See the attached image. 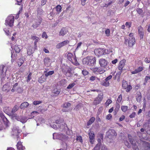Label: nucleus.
I'll list each match as a JSON object with an SVG mask.
<instances>
[{
	"instance_id": "f257e3e1",
	"label": "nucleus",
	"mask_w": 150,
	"mask_h": 150,
	"mask_svg": "<svg viewBox=\"0 0 150 150\" xmlns=\"http://www.w3.org/2000/svg\"><path fill=\"white\" fill-rule=\"evenodd\" d=\"M14 20V17L12 15H10L6 19L5 24L6 26L12 27L13 24Z\"/></svg>"
},
{
	"instance_id": "f03ea898",
	"label": "nucleus",
	"mask_w": 150,
	"mask_h": 150,
	"mask_svg": "<svg viewBox=\"0 0 150 150\" xmlns=\"http://www.w3.org/2000/svg\"><path fill=\"white\" fill-rule=\"evenodd\" d=\"M94 52L95 54L98 57L108 54L109 53V51L108 50L101 48L95 49L94 51Z\"/></svg>"
},
{
	"instance_id": "7ed1b4c3",
	"label": "nucleus",
	"mask_w": 150,
	"mask_h": 150,
	"mask_svg": "<svg viewBox=\"0 0 150 150\" xmlns=\"http://www.w3.org/2000/svg\"><path fill=\"white\" fill-rule=\"evenodd\" d=\"M67 57L68 59L74 65H77L79 64L76 56L73 55L71 53H69L67 55Z\"/></svg>"
},
{
	"instance_id": "20e7f679",
	"label": "nucleus",
	"mask_w": 150,
	"mask_h": 150,
	"mask_svg": "<svg viewBox=\"0 0 150 150\" xmlns=\"http://www.w3.org/2000/svg\"><path fill=\"white\" fill-rule=\"evenodd\" d=\"M53 139H59L64 141L68 139V137L62 134L54 133L53 134Z\"/></svg>"
},
{
	"instance_id": "39448f33",
	"label": "nucleus",
	"mask_w": 150,
	"mask_h": 150,
	"mask_svg": "<svg viewBox=\"0 0 150 150\" xmlns=\"http://www.w3.org/2000/svg\"><path fill=\"white\" fill-rule=\"evenodd\" d=\"M135 39L134 38H129V40L125 38V44H127L128 43V45L129 47H132L135 44Z\"/></svg>"
},
{
	"instance_id": "423d86ee",
	"label": "nucleus",
	"mask_w": 150,
	"mask_h": 150,
	"mask_svg": "<svg viewBox=\"0 0 150 150\" xmlns=\"http://www.w3.org/2000/svg\"><path fill=\"white\" fill-rule=\"evenodd\" d=\"M7 69L4 65L0 66V77L3 78L6 76V72Z\"/></svg>"
},
{
	"instance_id": "0eeeda50",
	"label": "nucleus",
	"mask_w": 150,
	"mask_h": 150,
	"mask_svg": "<svg viewBox=\"0 0 150 150\" xmlns=\"http://www.w3.org/2000/svg\"><path fill=\"white\" fill-rule=\"evenodd\" d=\"M18 127H15L12 129V135L16 137L17 139L20 137L19 134L21 132V130L19 129Z\"/></svg>"
},
{
	"instance_id": "6e6552de",
	"label": "nucleus",
	"mask_w": 150,
	"mask_h": 150,
	"mask_svg": "<svg viewBox=\"0 0 150 150\" xmlns=\"http://www.w3.org/2000/svg\"><path fill=\"white\" fill-rule=\"evenodd\" d=\"M32 118V117H27L26 116H16L15 117L16 119L23 123H25L28 119H31Z\"/></svg>"
},
{
	"instance_id": "1a4fd4ad",
	"label": "nucleus",
	"mask_w": 150,
	"mask_h": 150,
	"mask_svg": "<svg viewBox=\"0 0 150 150\" xmlns=\"http://www.w3.org/2000/svg\"><path fill=\"white\" fill-rule=\"evenodd\" d=\"M128 137L130 143L131 144L134 150H139L137 145L136 144L135 141L133 139L130 135H128Z\"/></svg>"
},
{
	"instance_id": "9d476101",
	"label": "nucleus",
	"mask_w": 150,
	"mask_h": 150,
	"mask_svg": "<svg viewBox=\"0 0 150 150\" xmlns=\"http://www.w3.org/2000/svg\"><path fill=\"white\" fill-rule=\"evenodd\" d=\"M69 43V41L68 40H66L61 42L58 43L56 45V48L59 49L62 47L66 45Z\"/></svg>"
},
{
	"instance_id": "9b49d317",
	"label": "nucleus",
	"mask_w": 150,
	"mask_h": 150,
	"mask_svg": "<svg viewBox=\"0 0 150 150\" xmlns=\"http://www.w3.org/2000/svg\"><path fill=\"white\" fill-rule=\"evenodd\" d=\"M96 59L95 57L90 56L89 60L88 65L90 66H94L96 63Z\"/></svg>"
},
{
	"instance_id": "f8f14e48",
	"label": "nucleus",
	"mask_w": 150,
	"mask_h": 150,
	"mask_svg": "<svg viewBox=\"0 0 150 150\" xmlns=\"http://www.w3.org/2000/svg\"><path fill=\"white\" fill-rule=\"evenodd\" d=\"M99 64L102 67L105 68L108 64V61L105 59H101L99 60Z\"/></svg>"
},
{
	"instance_id": "ddd939ff",
	"label": "nucleus",
	"mask_w": 150,
	"mask_h": 150,
	"mask_svg": "<svg viewBox=\"0 0 150 150\" xmlns=\"http://www.w3.org/2000/svg\"><path fill=\"white\" fill-rule=\"evenodd\" d=\"M89 136V141L91 144H93L94 141L95 135L93 132H91L88 133Z\"/></svg>"
},
{
	"instance_id": "4468645a",
	"label": "nucleus",
	"mask_w": 150,
	"mask_h": 150,
	"mask_svg": "<svg viewBox=\"0 0 150 150\" xmlns=\"http://www.w3.org/2000/svg\"><path fill=\"white\" fill-rule=\"evenodd\" d=\"M41 22L42 19L41 18L36 20L35 21V23L33 24L32 26L33 28H36L40 24Z\"/></svg>"
},
{
	"instance_id": "2eb2a0df",
	"label": "nucleus",
	"mask_w": 150,
	"mask_h": 150,
	"mask_svg": "<svg viewBox=\"0 0 150 150\" xmlns=\"http://www.w3.org/2000/svg\"><path fill=\"white\" fill-rule=\"evenodd\" d=\"M126 62V61L125 59H123L120 62L118 67L119 70H122L123 68L125 66Z\"/></svg>"
},
{
	"instance_id": "dca6fc26",
	"label": "nucleus",
	"mask_w": 150,
	"mask_h": 150,
	"mask_svg": "<svg viewBox=\"0 0 150 150\" xmlns=\"http://www.w3.org/2000/svg\"><path fill=\"white\" fill-rule=\"evenodd\" d=\"M139 35H140V38L142 39L144 35V30L141 26H139L138 28Z\"/></svg>"
},
{
	"instance_id": "f3484780",
	"label": "nucleus",
	"mask_w": 150,
	"mask_h": 150,
	"mask_svg": "<svg viewBox=\"0 0 150 150\" xmlns=\"http://www.w3.org/2000/svg\"><path fill=\"white\" fill-rule=\"evenodd\" d=\"M0 116L5 125L6 126H8L9 122L7 118L2 114H0Z\"/></svg>"
},
{
	"instance_id": "a211bd4d",
	"label": "nucleus",
	"mask_w": 150,
	"mask_h": 150,
	"mask_svg": "<svg viewBox=\"0 0 150 150\" xmlns=\"http://www.w3.org/2000/svg\"><path fill=\"white\" fill-rule=\"evenodd\" d=\"M49 69H45L44 71L45 73V76L46 77H48L49 76H51L54 73V71H48Z\"/></svg>"
},
{
	"instance_id": "6ab92c4d",
	"label": "nucleus",
	"mask_w": 150,
	"mask_h": 150,
	"mask_svg": "<svg viewBox=\"0 0 150 150\" xmlns=\"http://www.w3.org/2000/svg\"><path fill=\"white\" fill-rule=\"evenodd\" d=\"M10 45L12 49L14 50L16 52L19 53L20 52V49L18 45H16L14 46L13 45L12 43V42L10 43Z\"/></svg>"
},
{
	"instance_id": "aec40b11",
	"label": "nucleus",
	"mask_w": 150,
	"mask_h": 150,
	"mask_svg": "<svg viewBox=\"0 0 150 150\" xmlns=\"http://www.w3.org/2000/svg\"><path fill=\"white\" fill-rule=\"evenodd\" d=\"M90 56H87L83 59L82 63L83 64L88 65L89 60L90 59Z\"/></svg>"
},
{
	"instance_id": "412c9836",
	"label": "nucleus",
	"mask_w": 150,
	"mask_h": 150,
	"mask_svg": "<svg viewBox=\"0 0 150 150\" xmlns=\"http://www.w3.org/2000/svg\"><path fill=\"white\" fill-rule=\"evenodd\" d=\"M17 147L18 150H24L25 148L23 146L21 142H18L17 144Z\"/></svg>"
},
{
	"instance_id": "4be33fe9",
	"label": "nucleus",
	"mask_w": 150,
	"mask_h": 150,
	"mask_svg": "<svg viewBox=\"0 0 150 150\" xmlns=\"http://www.w3.org/2000/svg\"><path fill=\"white\" fill-rule=\"evenodd\" d=\"M29 103L27 102H24L21 105L20 108L21 109H24L29 105Z\"/></svg>"
},
{
	"instance_id": "5701e85b",
	"label": "nucleus",
	"mask_w": 150,
	"mask_h": 150,
	"mask_svg": "<svg viewBox=\"0 0 150 150\" xmlns=\"http://www.w3.org/2000/svg\"><path fill=\"white\" fill-rule=\"evenodd\" d=\"M143 69L142 67H139L138 68L135 69L134 71L131 72L132 74H137L143 70Z\"/></svg>"
},
{
	"instance_id": "b1692460",
	"label": "nucleus",
	"mask_w": 150,
	"mask_h": 150,
	"mask_svg": "<svg viewBox=\"0 0 150 150\" xmlns=\"http://www.w3.org/2000/svg\"><path fill=\"white\" fill-rule=\"evenodd\" d=\"M97 71L98 73H99L100 74H102L105 71V69H102L101 68H96L95 69L94 71Z\"/></svg>"
},
{
	"instance_id": "393cba45",
	"label": "nucleus",
	"mask_w": 150,
	"mask_h": 150,
	"mask_svg": "<svg viewBox=\"0 0 150 150\" xmlns=\"http://www.w3.org/2000/svg\"><path fill=\"white\" fill-rule=\"evenodd\" d=\"M61 69L62 71L64 74L67 71H69V70H70V68L68 66L65 65L62 66Z\"/></svg>"
},
{
	"instance_id": "a878e982",
	"label": "nucleus",
	"mask_w": 150,
	"mask_h": 150,
	"mask_svg": "<svg viewBox=\"0 0 150 150\" xmlns=\"http://www.w3.org/2000/svg\"><path fill=\"white\" fill-rule=\"evenodd\" d=\"M67 33V30L64 28H62L59 33V36H64Z\"/></svg>"
},
{
	"instance_id": "bb28decb",
	"label": "nucleus",
	"mask_w": 150,
	"mask_h": 150,
	"mask_svg": "<svg viewBox=\"0 0 150 150\" xmlns=\"http://www.w3.org/2000/svg\"><path fill=\"white\" fill-rule=\"evenodd\" d=\"M19 107L17 105H15L11 111V114L12 115H14L15 113L19 109Z\"/></svg>"
},
{
	"instance_id": "cd10ccee",
	"label": "nucleus",
	"mask_w": 150,
	"mask_h": 150,
	"mask_svg": "<svg viewBox=\"0 0 150 150\" xmlns=\"http://www.w3.org/2000/svg\"><path fill=\"white\" fill-rule=\"evenodd\" d=\"M44 62L45 66H49L50 65V59L48 58H45L44 59Z\"/></svg>"
},
{
	"instance_id": "c85d7f7f",
	"label": "nucleus",
	"mask_w": 150,
	"mask_h": 150,
	"mask_svg": "<svg viewBox=\"0 0 150 150\" xmlns=\"http://www.w3.org/2000/svg\"><path fill=\"white\" fill-rule=\"evenodd\" d=\"M144 144L145 150H150V143L144 142Z\"/></svg>"
},
{
	"instance_id": "c756f323",
	"label": "nucleus",
	"mask_w": 150,
	"mask_h": 150,
	"mask_svg": "<svg viewBox=\"0 0 150 150\" xmlns=\"http://www.w3.org/2000/svg\"><path fill=\"white\" fill-rule=\"evenodd\" d=\"M101 84L103 86L106 87L110 85V83L109 81L105 80V79L101 82Z\"/></svg>"
},
{
	"instance_id": "7c9ffc66",
	"label": "nucleus",
	"mask_w": 150,
	"mask_h": 150,
	"mask_svg": "<svg viewBox=\"0 0 150 150\" xmlns=\"http://www.w3.org/2000/svg\"><path fill=\"white\" fill-rule=\"evenodd\" d=\"M31 38L33 40H35L34 42V46L36 47L37 43L39 40V38L38 37L34 35L32 36Z\"/></svg>"
},
{
	"instance_id": "2f4dec72",
	"label": "nucleus",
	"mask_w": 150,
	"mask_h": 150,
	"mask_svg": "<svg viewBox=\"0 0 150 150\" xmlns=\"http://www.w3.org/2000/svg\"><path fill=\"white\" fill-rule=\"evenodd\" d=\"M95 120V118L94 117H92L90 118L87 123V125L88 126L93 123Z\"/></svg>"
},
{
	"instance_id": "473e14b6",
	"label": "nucleus",
	"mask_w": 150,
	"mask_h": 150,
	"mask_svg": "<svg viewBox=\"0 0 150 150\" xmlns=\"http://www.w3.org/2000/svg\"><path fill=\"white\" fill-rule=\"evenodd\" d=\"M71 103L68 102H65L62 105V106L64 108H67L71 106Z\"/></svg>"
},
{
	"instance_id": "72a5a7b5",
	"label": "nucleus",
	"mask_w": 150,
	"mask_h": 150,
	"mask_svg": "<svg viewBox=\"0 0 150 150\" xmlns=\"http://www.w3.org/2000/svg\"><path fill=\"white\" fill-rule=\"evenodd\" d=\"M9 89L10 88L8 84L4 85L2 88V90L4 91H8Z\"/></svg>"
},
{
	"instance_id": "f704fd0d",
	"label": "nucleus",
	"mask_w": 150,
	"mask_h": 150,
	"mask_svg": "<svg viewBox=\"0 0 150 150\" xmlns=\"http://www.w3.org/2000/svg\"><path fill=\"white\" fill-rule=\"evenodd\" d=\"M18 83H15L13 85V87L11 90V91L14 92L17 90L18 88Z\"/></svg>"
},
{
	"instance_id": "c9c22d12",
	"label": "nucleus",
	"mask_w": 150,
	"mask_h": 150,
	"mask_svg": "<svg viewBox=\"0 0 150 150\" xmlns=\"http://www.w3.org/2000/svg\"><path fill=\"white\" fill-rule=\"evenodd\" d=\"M127 82L125 80H123L122 82V87L124 89H126L128 86Z\"/></svg>"
},
{
	"instance_id": "e433bc0d",
	"label": "nucleus",
	"mask_w": 150,
	"mask_h": 150,
	"mask_svg": "<svg viewBox=\"0 0 150 150\" xmlns=\"http://www.w3.org/2000/svg\"><path fill=\"white\" fill-rule=\"evenodd\" d=\"M128 108L127 106L122 105L121 107V110L124 112H126L128 110Z\"/></svg>"
},
{
	"instance_id": "4c0bfd02",
	"label": "nucleus",
	"mask_w": 150,
	"mask_h": 150,
	"mask_svg": "<svg viewBox=\"0 0 150 150\" xmlns=\"http://www.w3.org/2000/svg\"><path fill=\"white\" fill-rule=\"evenodd\" d=\"M16 55L14 53L11 52V57L12 58L11 62H12L14 61L16 59Z\"/></svg>"
},
{
	"instance_id": "58836bf2",
	"label": "nucleus",
	"mask_w": 150,
	"mask_h": 150,
	"mask_svg": "<svg viewBox=\"0 0 150 150\" xmlns=\"http://www.w3.org/2000/svg\"><path fill=\"white\" fill-rule=\"evenodd\" d=\"M103 93H101L100 94H99L98 97L96 98L98 100L101 101L103 98Z\"/></svg>"
},
{
	"instance_id": "ea45409f",
	"label": "nucleus",
	"mask_w": 150,
	"mask_h": 150,
	"mask_svg": "<svg viewBox=\"0 0 150 150\" xmlns=\"http://www.w3.org/2000/svg\"><path fill=\"white\" fill-rule=\"evenodd\" d=\"M3 111L5 113L7 114L10 113V110L9 108L8 107H4L3 109Z\"/></svg>"
},
{
	"instance_id": "a19ab883",
	"label": "nucleus",
	"mask_w": 150,
	"mask_h": 150,
	"mask_svg": "<svg viewBox=\"0 0 150 150\" xmlns=\"http://www.w3.org/2000/svg\"><path fill=\"white\" fill-rule=\"evenodd\" d=\"M60 92V90L59 89L55 88L52 91V92L56 95H58Z\"/></svg>"
},
{
	"instance_id": "79ce46f5",
	"label": "nucleus",
	"mask_w": 150,
	"mask_h": 150,
	"mask_svg": "<svg viewBox=\"0 0 150 150\" xmlns=\"http://www.w3.org/2000/svg\"><path fill=\"white\" fill-rule=\"evenodd\" d=\"M56 9L57 11L59 13L61 11L62 7L60 5H58L56 7Z\"/></svg>"
},
{
	"instance_id": "37998d69",
	"label": "nucleus",
	"mask_w": 150,
	"mask_h": 150,
	"mask_svg": "<svg viewBox=\"0 0 150 150\" xmlns=\"http://www.w3.org/2000/svg\"><path fill=\"white\" fill-rule=\"evenodd\" d=\"M32 48L31 47H30L28 49L27 54L28 55H30L33 53V52Z\"/></svg>"
},
{
	"instance_id": "c03bdc74",
	"label": "nucleus",
	"mask_w": 150,
	"mask_h": 150,
	"mask_svg": "<svg viewBox=\"0 0 150 150\" xmlns=\"http://www.w3.org/2000/svg\"><path fill=\"white\" fill-rule=\"evenodd\" d=\"M64 74L68 77H71L72 75V74L71 72V69L69 70V71L66 72Z\"/></svg>"
},
{
	"instance_id": "a18cd8bd",
	"label": "nucleus",
	"mask_w": 150,
	"mask_h": 150,
	"mask_svg": "<svg viewBox=\"0 0 150 150\" xmlns=\"http://www.w3.org/2000/svg\"><path fill=\"white\" fill-rule=\"evenodd\" d=\"M76 84L75 83L73 82L72 83L69 84L67 87V88L68 89H71Z\"/></svg>"
},
{
	"instance_id": "49530a36",
	"label": "nucleus",
	"mask_w": 150,
	"mask_h": 150,
	"mask_svg": "<svg viewBox=\"0 0 150 150\" xmlns=\"http://www.w3.org/2000/svg\"><path fill=\"white\" fill-rule=\"evenodd\" d=\"M24 63V61L22 59H20L18 61V65L19 66H21Z\"/></svg>"
},
{
	"instance_id": "de8ad7c7",
	"label": "nucleus",
	"mask_w": 150,
	"mask_h": 150,
	"mask_svg": "<svg viewBox=\"0 0 150 150\" xmlns=\"http://www.w3.org/2000/svg\"><path fill=\"white\" fill-rule=\"evenodd\" d=\"M131 25L132 23L131 22H127L125 23V25L126 27L129 28L131 27Z\"/></svg>"
},
{
	"instance_id": "09e8293b",
	"label": "nucleus",
	"mask_w": 150,
	"mask_h": 150,
	"mask_svg": "<svg viewBox=\"0 0 150 150\" xmlns=\"http://www.w3.org/2000/svg\"><path fill=\"white\" fill-rule=\"evenodd\" d=\"M100 102V101L98 100L96 98V99L94 100L93 104L94 105H96L99 104Z\"/></svg>"
},
{
	"instance_id": "8fccbe9b",
	"label": "nucleus",
	"mask_w": 150,
	"mask_h": 150,
	"mask_svg": "<svg viewBox=\"0 0 150 150\" xmlns=\"http://www.w3.org/2000/svg\"><path fill=\"white\" fill-rule=\"evenodd\" d=\"M132 86L130 85H128L125 89H126V92H129L132 89Z\"/></svg>"
},
{
	"instance_id": "3c124183",
	"label": "nucleus",
	"mask_w": 150,
	"mask_h": 150,
	"mask_svg": "<svg viewBox=\"0 0 150 150\" xmlns=\"http://www.w3.org/2000/svg\"><path fill=\"white\" fill-rule=\"evenodd\" d=\"M42 103V101L40 100H35L33 102V104L34 105H38Z\"/></svg>"
},
{
	"instance_id": "603ef678",
	"label": "nucleus",
	"mask_w": 150,
	"mask_h": 150,
	"mask_svg": "<svg viewBox=\"0 0 150 150\" xmlns=\"http://www.w3.org/2000/svg\"><path fill=\"white\" fill-rule=\"evenodd\" d=\"M100 144H98L92 150H99Z\"/></svg>"
},
{
	"instance_id": "864d4df0",
	"label": "nucleus",
	"mask_w": 150,
	"mask_h": 150,
	"mask_svg": "<svg viewBox=\"0 0 150 150\" xmlns=\"http://www.w3.org/2000/svg\"><path fill=\"white\" fill-rule=\"evenodd\" d=\"M146 126H147L148 127H150V119L148 120V122L146 123L145 124L143 125L144 127H146Z\"/></svg>"
},
{
	"instance_id": "5fc2aeb1",
	"label": "nucleus",
	"mask_w": 150,
	"mask_h": 150,
	"mask_svg": "<svg viewBox=\"0 0 150 150\" xmlns=\"http://www.w3.org/2000/svg\"><path fill=\"white\" fill-rule=\"evenodd\" d=\"M76 140L81 143H82L83 142L82 138L80 136H78L77 137Z\"/></svg>"
},
{
	"instance_id": "6e6d98bb",
	"label": "nucleus",
	"mask_w": 150,
	"mask_h": 150,
	"mask_svg": "<svg viewBox=\"0 0 150 150\" xmlns=\"http://www.w3.org/2000/svg\"><path fill=\"white\" fill-rule=\"evenodd\" d=\"M122 100V95L120 94L118 96L117 100V102L118 103H120Z\"/></svg>"
},
{
	"instance_id": "4d7b16f0",
	"label": "nucleus",
	"mask_w": 150,
	"mask_h": 150,
	"mask_svg": "<svg viewBox=\"0 0 150 150\" xmlns=\"http://www.w3.org/2000/svg\"><path fill=\"white\" fill-rule=\"evenodd\" d=\"M32 73H30L27 77V81L28 82H29L31 78Z\"/></svg>"
},
{
	"instance_id": "13d9d810",
	"label": "nucleus",
	"mask_w": 150,
	"mask_h": 150,
	"mask_svg": "<svg viewBox=\"0 0 150 150\" xmlns=\"http://www.w3.org/2000/svg\"><path fill=\"white\" fill-rule=\"evenodd\" d=\"M136 11L139 14H141L143 12L142 9L140 8H137Z\"/></svg>"
},
{
	"instance_id": "bf43d9fd",
	"label": "nucleus",
	"mask_w": 150,
	"mask_h": 150,
	"mask_svg": "<svg viewBox=\"0 0 150 150\" xmlns=\"http://www.w3.org/2000/svg\"><path fill=\"white\" fill-rule=\"evenodd\" d=\"M124 143L125 145L127 146L128 148H129L131 147L130 144L127 141H125L124 142Z\"/></svg>"
},
{
	"instance_id": "052dcab7",
	"label": "nucleus",
	"mask_w": 150,
	"mask_h": 150,
	"mask_svg": "<svg viewBox=\"0 0 150 150\" xmlns=\"http://www.w3.org/2000/svg\"><path fill=\"white\" fill-rule=\"evenodd\" d=\"M82 73L84 76L88 74V71L85 69L83 70L82 71Z\"/></svg>"
},
{
	"instance_id": "680f3d73",
	"label": "nucleus",
	"mask_w": 150,
	"mask_h": 150,
	"mask_svg": "<svg viewBox=\"0 0 150 150\" xmlns=\"http://www.w3.org/2000/svg\"><path fill=\"white\" fill-rule=\"evenodd\" d=\"M112 102V101L110 99H108L107 100V101L105 103V104L106 106H108Z\"/></svg>"
},
{
	"instance_id": "e2e57ef3",
	"label": "nucleus",
	"mask_w": 150,
	"mask_h": 150,
	"mask_svg": "<svg viewBox=\"0 0 150 150\" xmlns=\"http://www.w3.org/2000/svg\"><path fill=\"white\" fill-rule=\"evenodd\" d=\"M43 13V10L41 8H38V14L41 15Z\"/></svg>"
},
{
	"instance_id": "0e129e2a",
	"label": "nucleus",
	"mask_w": 150,
	"mask_h": 150,
	"mask_svg": "<svg viewBox=\"0 0 150 150\" xmlns=\"http://www.w3.org/2000/svg\"><path fill=\"white\" fill-rule=\"evenodd\" d=\"M105 33L107 36H108L110 35V30L108 29L105 30Z\"/></svg>"
},
{
	"instance_id": "69168bd1",
	"label": "nucleus",
	"mask_w": 150,
	"mask_h": 150,
	"mask_svg": "<svg viewBox=\"0 0 150 150\" xmlns=\"http://www.w3.org/2000/svg\"><path fill=\"white\" fill-rule=\"evenodd\" d=\"M112 115L110 114L107 115L106 117V119L108 120H110L112 118Z\"/></svg>"
},
{
	"instance_id": "338daca9",
	"label": "nucleus",
	"mask_w": 150,
	"mask_h": 150,
	"mask_svg": "<svg viewBox=\"0 0 150 150\" xmlns=\"http://www.w3.org/2000/svg\"><path fill=\"white\" fill-rule=\"evenodd\" d=\"M150 79V76H145L144 79V81L146 82H147V81Z\"/></svg>"
},
{
	"instance_id": "774afa93",
	"label": "nucleus",
	"mask_w": 150,
	"mask_h": 150,
	"mask_svg": "<svg viewBox=\"0 0 150 150\" xmlns=\"http://www.w3.org/2000/svg\"><path fill=\"white\" fill-rule=\"evenodd\" d=\"M101 150H108L106 147L105 145H103L101 147Z\"/></svg>"
}]
</instances>
